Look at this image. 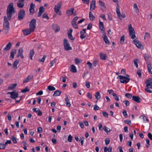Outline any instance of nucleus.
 I'll use <instances>...</instances> for the list:
<instances>
[{
    "label": "nucleus",
    "instance_id": "nucleus-35",
    "mask_svg": "<svg viewBox=\"0 0 152 152\" xmlns=\"http://www.w3.org/2000/svg\"><path fill=\"white\" fill-rule=\"evenodd\" d=\"M75 63L77 64H80L82 61L81 59H79L77 58H75Z\"/></svg>",
    "mask_w": 152,
    "mask_h": 152
},
{
    "label": "nucleus",
    "instance_id": "nucleus-14",
    "mask_svg": "<svg viewBox=\"0 0 152 152\" xmlns=\"http://www.w3.org/2000/svg\"><path fill=\"white\" fill-rule=\"evenodd\" d=\"M96 1L95 0H92L91 3L90 10H92L94 9L95 7Z\"/></svg>",
    "mask_w": 152,
    "mask_h": 152
},
{
    "label": "nucleus",
    "instance_id": "nucleus-6",
    "mask_svg": "<svg viewBox=\"0 0 152 152\" xmlns=\"http://www.w3.org/2000/svg\"><path fill=\"white\" fill-rule=\"evenodd\" d=\"M36 20L35 19H32L30 22L29 29L34 31L36 28Z\"/></svg>",
    "mask_w": 152,
    "mask_h": 152
},
{
    "label": "nucleus",
    "instance_id": "nucleus-23",
    "mask_svg": "<svg viewBox=\"0 0 152 152\" xmlns=\"http://www.w3.org/2000/svg\"><path fill=\"white\" fill-rule=\"evenodd\" d=\"M70 70L73 73H75L77 71L76 67L74 65H72L70 66Z\"/></svg>",
    "mask_w": 152,
    "mask_h": 152
},
{
    "label": "nucleus",
    "instance_id": "nucleus-29",
    "mask_svg": "<svg viewBox=\"0 0 152 152\" xmlns=\"http://www.w3.org/2000/svg\"><path fill=\"white\" fill-rule=\"evenodd\" d=\"M146 64L148 70H150V69H152V67L151 65V61H148L147 62Z\"/></svg>",
    "mask_w": 152,
    "mask_h": 152
},
{
    "label": "nucleus",
    "instance_id": "nucleus-25",
    "mask_svg": "<svg viewBox=\"0 0 152 152\" xmlns=\"http://www.w3.org/2000/svg\"><path fill=\"white\" fill-rule=\"evenodd\" d=\"M100 58L103 60H105L107 58L106 55L105 54L102 53H100Z\"/></svg>",
    "mask_w": 152,
    "mask_h": 152
},
{
    "label": "nucleus",
    "instance_id": "nucleus-53",
    "mask_svg": "<svg viewBox=\"0 0 152 152\" xmlns=\"http://www.w3.org/2000/svg\"><path fill=\"white\" fill-rule=\"evenodd\" d=\"M134 64L135 65L136 68H137L138 67V61L137 60V59L134 60Z\"/></svg>",
    "mask_w": 152,
    "mask_h": 152
},
{
    "label": "nucleus",
    "instance_id": "nucleus-39",
    "mask_svg": "<svg viewBox=\"0 0 152 152\" xmlns=\"http://www.w3.org/2000/svg\"><path fill=\"white\" fill-rule=\"evenodd\" d=\"M99 5L102 7L103 9L105 8V5L104 2H103L99 0Z\"/></svg>",
    "mask_w": 152,
    "mask_h": 152
},
{
    "label": "nucleus",
    "instance_id": "nucleus-52",
    "mask_svg": "<svg viewBox=\"0 0 152 152\" xmlns=\"http://www.w3.org/2000/svg\"><path fill=\"white\" fill-rule=\"evenodd\" d=\"M46 58V55H44L43 57L42 58V59H39L38 60L40 62H42L43 63L45 60V59Z\"/></svg>",
    "mask_w": 152,
    "mask_h": 152
},
{
    "label": "nucleus",
    "instance_id": "nucleus-58",
    "mask_svg": "<svg viewBox=\"0 0 152 152\" xmlns=\"http://www.w3.org/2000/svg\"><path fill=\"white\" fill-rule=\"evenodd\" d=\"M34 7L35 5L33 3H31L30 5V7L29 9H34Z\"/></svg>",
    "mask_w": 152,
    "mask_h": 152
},
{
    "label": "nucleus",
    "instance_id": "nucleus-49",
    "mask_svg": "<svg viewBox=\"0 0 152 152\" xmlns=\"http://www.w3.org/2000/svg\"><path fill=\"white\" fill-rule=\"evenodd\" d=\"M56 59L55 58L52 61L50 62L51 67L54 64L56 63Z\"/></svg>",
    "mask_w": 152,
    "mask_h": 152
},
{
    "label": "nucleus",
    "instance_id": "nucleus-1",
    "mask_svg": "<svg viewBox=\"0 0 152 152\" xmlns=\"http://www.w3.org/2000/svg\"><path fill=\"white\" fill-rule=\"evenodd\" d=\"M6 12L7 17L6 16H4L3 27L5 32L7 33L10 28V24L7 18L9 20H10L13 14H15V8L13 7V4L12 3H10L8 6Z\"/></svg>",
    "mask_w": 152,
    "mask_h": 152
},
{
    "label": "nucleus",
    "instance_id": "nucleus-51",
    "mask_svg": "<svg viewBox=\"0 0 152 152\" xmlns=\"http://www.w3.org/2000/svg\"><path fill=\"white\" fill-rule=\"evenodd\" d=\"M125 96L129 99H131L132 97V95L129 93L126 94L125 95Z\"/></svg>",
    "mask_w": 152,
    "mask_h": 152
},
{
    "label": "nucleus",
    "instance_id": "nucleus-10",
    "mask_svg": "<svg viewBox=\"0 0 152 152\" xmlns=\"http://www.w3.org/2000/svg\"><path fill=\"white\" fill-rule=\"evenodd\" d=\"M23 34L25 36H27L31 34V32L34 31H31V29H25L22 30Z\"/></svg>",
    "mask_w": 152,
    "mask_h": 152
},
{
    "label": "nucleus",
    "instance_id": "nucleus-44",
    "mask_svg": "<svg viewBox=\"0 0 152 152\" xmlns=\"http://www.w3.org/2000/svg\"><path fill=\"white\" fill-rule=\"evenodd\" d=\"M6 147V145L5 144H3L2 143H0V149H5Z\"/></svg>",
    "mask_w": 152,
    "mask_h": 152
},
{
    "label": "nucleus",
    "instance_id": "nucleus-32",
    "mask_svg": "<svg viewBox=\"0 0 152 152\" xmlns=\"http://www.w3.org/2000/svg\"><path fill=\"white\" fill-rule=\"evenodd\" d=\"M17 86L16 83L11 84L8 88V89L9 90L12 89L16 87Z\"/></svg>",
    "mask_w": 152,
    "mask_h": 152
},
{
    "label": "nucleus",
    "instance_id": "nucleus-31",
    "mask_svg": "<svg viewBox=\"0 0 152 152\" xmlns=\"http://www.w3.org/2000/svg\"><path fill=\"white\" fill-rule=\"evenodd\" d=\"M129 31V33L135 32L134 28L132 27L131 24L128 26Z\"/></svg>",
    "mask_w": 152,
    "mask_h": 152
},
{
    "label": "nucleus",
    "instance_id": "nucleus-63",
    "mask_svg": "<svg viewBox=\"0 0 152 152\" xmlns=\"http://www.w3.org/2000/svg\"><path fill=\"white\" fill-rule=\"evenodd\" d=\"M105 144L106 145L108 144L110 142V140L109 139H106L105 140Z\"/></svg>",
    "mask_w": 152,
    "mask_h": 152
},
{
    "label": "nucleus",
    "instance_id": "nucleus-2",
    "mask_svg": "<svg viewBox=\"0 0 152 152\" xmlns=\"http://www.w3.org/2000/svg\"><path fill=\"white\" fill-rule=\"evenodd\" d=\"M152 79H148L145 82V83L146 84V87H147L145 88V91L149 93H151L152 91L149 89V88H152V81H151Z\"/></svg>",
    "mask_w": 152,
    "mask_h": 152
},
{
    "label": "nucleus",
    "instance_id": "nucleus-50",
    "mask_svg": "<svg viewBox=\"0 0 152 152\" xmlns=\"http://www.w3.org/2000/svg\"><path fill=\"white\" fill-rule=\"evenodd\" d=\"M11 140H12L13 142L14 143H16L17 142V141L15 137L13 136H12L11 138Z\"/></svg>",
    "mask_w": 152,
    "mask_h": 152
},
{
    "label": "nucleus",
    "instance_id": "nucleus-61",
    "mask_svg": "<svg viewBox=\"0 0 152 152\" xmlns=\"http://www.w3.org/2000/svg\"><path fill=\"white\" fill-rule=\"evenodd\" d=\"M124 122L129 125H130V123H131V121L129 120H126L124 121Z\"/></svg>",
    "mask_w": 152,
    "mask_h": 152
},
{
    "label": "nucleus",
    "instance_id": "nucleus-47",
    "mask_svg": "<svg viewBox=\"0 0 152 152\" xmlns=\"http://www.w3.org/2000/svg\"><path fill=\"white\" fill-rule=\"evenodd\" d=\"M29 91V89L27 87H26L24 89L22 90L21 91V92L23 93H25Z\"/></svg>",
    "mask_w": 152,
    "mask_h": 152
},
{
    "label": "nucleus",
    "instance_id": "nucleus-43",
    "mask_svg": "<svg viewBox=\"0 0 152 152\" xmlns=\"http://www.w3.org/2000/svg\"><path fill=\"white\" fill-rule=\"evenodd\" d=\"M125 39V36L123 35L121 36L120 38V42L121 44H123L124 40Z\"/></svg>",
    "mask_w": 152,
    "mask_h": 152
},
{
    "label": "nucleus",
    "instance_id": "nucleus-55",
    "mask_svg": "<svg viewBox=\"0 0 152 152\" xmlns=\"http://www.w3.org/2000/svg\"><path fill=\"white\" fill-rule=\"evenodd\" d=\"M42 17L43 18H46L48 20L49 18V17L48 16L47 14L45 13L43 15Z\"/></svg>",
    "mask_w": 152,
    "mask_h": 152
},
{
    "label": "nucleus",
    "instance_id": "nucleus-16",
    "mask_svg": "<svg viewBox=\"0 0 152 152\" xmlns=\"http://www.w3.org/2000/svg\"><path fill=\"white\" fill-rule=\"evenodd\" d=\"M86 29H83L80 31V34L81 35L80 36V38L82 39H84L86 37V36L84 34L86 33Z\"/></svg>",
    "mask_w": 152,
    "mask_h": 152
},
{
    "label": "nucleus",
    "instance_id": "nucleus-48",
    "mask_svg": "<svg viewBox=\"0 0 152 152\" xmlns=\"http://www.w3.org/2000/svg\"><path fill=\"white\" fill-rule=\"evenodd\" d=\"M84 140V138L83 137H81L79 141L80 142L82 145H83Z\"/></svg>",
    "mask_w": 152,
    "mask_h": 152
},
{
    "label": "nucleus",
    "instance_id": "nucleus-3",
    "mask_svg": "<svg viewBox=\"0 0 152 152\" xmlns=\"http://www.w3.org/2000/svg\"><path fill=\"white\" fill-rule=\"evenodd\" d=\"M117 78L118 79L120 80V82L121 83L126 84L130 80V78L128 77L122 75H119L118 76Z\"/></svg>",
    "mask_w": 152,
    "mask_h": 152
},
{
    "label": "nucleus",
    "instance_id": "nucleus-64",
    "mask_svg": "<svg viewBox=\"0 0 152 152\" xmlns=\"http://www.w3.org/2000/svg\"><path fill=\"white\" fill-rule=\"evenodd\" d=\"M148 138L150 140H152V135L151 133L149 132L148 133Z\"/></svg>",
    "mask_w": 152,
    "mask_h": 152
},
{
    "label": "nucleus",
    "instance_id": "nucleus-19",
    "mask_svg": "<svg viewBox=\"0 0 152 152\" xmlns=\"http://www.w3.org/2000/svg\"><path fill=\"white\" fill-rule=\"evenodd\" d=\"M12 46V44L10 42H9L6 46V47L3 49L4 51H6L9 50Z\"/></svg>",
    "mask_w": 152,
    "mask_h": 152
},
{
    "label": "nucleus",
    "instance_id": "nucleus-46",
    "mask_svg": "<svg viewBox=\"0 0 152 152\" xmlns=\"http://www.w3.org/2000/svg\"><path fill=\"white\" fill-rule=\"evenodd\" d=\"M103 129L105 132L107 133L110 131V130L106 126H103Z\"/></svg>",
    "mask_w": 152,
    "mask_h": 152
},
{
    "label": "nucleus",
    "instance_id": "nucleus-45",
    "mask_svg": "<svg viewBox=\"0 0 152 152\" xmlns=\"http://www.w3.org/2000/svg\"><path fill=\"white\" fill-rule=\"evenodd\" d=\"M68 36L69 38L70 39L72 40H74V38H73L72 34H71V33H68Z\"/></svg>",
    "mask_w": 152,
    "mask_h": 152
},
{
    "label": "nucleus",
    "instance_id": "nucleus-7",
    "mask_svg": "<svg viewBox=\"0 0 152 152\" xmlns=\"http://www.w3.org/2000/svg\"><path fill=\"white\" fill-rule=\"evenodd\" d=\"M64 49L68 51L72 49V47L70 46L69 43L66 39H64Z\"/></svg>",
    "mask_w": 152,
    "mask_h": 152
},
{
    "label": "nucleus",
    "instance_id": "nucleus-17",
    "mask_svg": "<svg viewBox=\"0 0 152 152\" xmlns=\"http://www.w3.org/2000/svg\"><path fill=\"white\" fill-rule=\"evenodd\" d=\"M103 37L105 42L106 44H109V41L108 40L107 37L105 33L104 32L103 33Z\"/></svg>",
    "mask_w": 152,
    "mask_h": 152
},
{
    "label": "nucleus",
    "instance_id": "nucleus-37",
    "mask_svg": "<svg viewBox=\"0 0 152 152\" xmlns=\"http://www.w3.org/2000/svg\"><path fill=\"white\" fill-rule=\"evenodd\" d=\"M48 89L50 90V91H54L56 89V88H55L53 87V86H49L48 87Z\"/></svg>",
    "mask_w": 152,
    "mask_h": 152
},
{
    "label": "nucleus",
    "instance_id": "nucleus-15",
    "mask_svg": "<svg viewBox=\"0 0 152 152\" xmlns=\"http://www.w3.org/2000/svg\"><path fill=\"white\" fill-rule=\"evenodd\" d=\"M74 10V8H72L69 10H67L66 12V13L68 16H69L73 14Z\"/></svg>",
    "mask_w": 152,
    "mask_h": 152
},
{
    "label": "nucleus",
    "instance_id": "nucleus-34",
    "mask_svg": "<svg viewBox=\"0 0 152 152\" xmlns=\"http://www.w3.org/2000/svg\"><path fill=\"white\" fill-rule=\"evenodd\" d=\"M89 17L90 18V20L91 21L94 20L95 18V17L93 15L91 12H89Z\"/></svg>",
    "mask_w": 152,
    "mask_h": 152
},
{
    "label": "nucleus",
    "instance_id": "nucleus-60",
    "mask_svg": "<svg viewBox=\"0 0 152 152\" xmlns=\"http://www.w3.org/2000/svg\"><path fill=\"white\" fill-rule=\"evenodd\" d=\"M122 113L124 115L125 117H126V116H127V114L126 110H123Z\"/></svg>",
    "mask_w": 152,
    "mask_h": 152
},
{
    "label": "nucleus",
    "instance_id": "nucleus-40",
    "mask_svg": "<svg viewBox=\"0 0 152 152\" xmlns=\"http://www.w3.org/2000/svg\"><path fill=\"white\" fill-rule=\"evenodd\" d=\"M95 96L96 99L98 100L100 98V93L99 92H97L95 94Z\"/></svg>",
    "mask_w": 152,
    "mask_h": 152
},
{
    "label": "nucleus",
    "instance_id": "nucleus-54",
    "mask_svg": "<svg viewBox=\"0 0 152 152\" xmlns=\"http://www.w3.org/2000/svg\"><path fill=\"white\" fill-rule=\"evenodd\" d=\"M72 137L71 135H69L68 138V140L69 142H71L72 140Z\"/></svg>",
    "mask_w": 152,
    "mask_h": 152
},
{
    "label": "nucleus",
    "instance_id": "nucleus-57",
    "mask_svg": "<svg viewBox=\"0 0 152 152\" xmlns=\"http://www.w3.org/2000/svg\"><path fill=\"white\" fill-rule=\"evenodd\" d=\"M92 27V25L91 23H89L87 27V29L88 30H90L91 29Z\"/></svg>",
    "mask_w": 152,
    "mask_h": 152
},
{
    "label": "nucleus",
    "instance_id": "nucleus-21",
    "mask_svg": "<svg viewBox=\"0 0 152 152\" xmlns=\"http://www.w3.org/2000/svg\"><path fill=\"white\" fill-rule=\"evenodd\" d=\"M33 77L32 75H28L27 77L23 81V83H27L29 82L31 80L33 79Z\"/></svg>",
    "mask_w": 152,
    "mask_h": 152
},
{
    "label": "nucleus",
    "instance_id": "nucleus-24",
    "mask_svg": "<svg viewBox=\"0 0 152 152\" xmlns=\"http://www.w3.org/2000/svg\"><path fill=\"white\" fill-rule=\"evenodd\" d=\"M99 27L100 29L102 31H105V28L104 26L103 23L99 21Z\"/></svg>",
    "mask_w": 152,
    "mask_h": 152
},
{
    "label": "nucleus",
    "instance_id": "nucleus-42",
    "mask_svg": "<svg viewBox=\"0 0 152 152\" xmlns=\"http://www.w3.org/2000/svg\"><path fill=\"white\" fill-rule=\"evenodd\" d=\"M150 38V35L148 33L146 32L145 33V35L144 37V39H145L146 38L149 39Z\"/></svg>",
    "mask_w": 152,
    "mask_h": 152
},
{
    "label": "nucleus",
    "instance_id": "nucleus-12",
    "mask_svg": "<svg viewBox=\"0 0 152 152\" xmlns=\"http://www.w3.org/2000/svg\"><path fill=\"white\" fill-rule=\"evenodd\" d=\"M52 28L53 30H54L56 33L58 32L60 30L59 26L57 24L53 25Z\"/></svg>",
    "mask_w": 152,
    "mask_h": 152
},
{
    "label": "nucleus",
    "instance_id": "nucleus-20",
    "mask_svg": "<svg viewBox=\"0 0 152 152\" xmlns=\"http://www.w3.org/2000/svg\"><path fill=\"white\" fill-rule=\"evenodd\" d=\"M12 95H11V96H10L11 98L12 99H15L18 97V93H16L15 91H12Z\"/></svg>",
    "mask_w": 152,
    "mask_h": 152
},
{
    "label": "nucleus",
    "instance_id": "nucleus-28",
    "mask_svg": "<svg viewBox=\"0 0 152 152\" xmlns=\"http://www.w3.org/2000/svg\"><path fill=\"white\" fill-rule=\"evenodd\" d=\"M34 54V52L33 49L31 50L29 54V58L31 60H32V57Z\"/></svg>",
    "mask_w": 152,
    "mask_h": 152
},
{
    "label": "nucleus",
    "instance_id": "nucleus-36",
    "mask_svg": "<svg viewBox=\"0 0 152 152\" xmlns=\"http://www.w3.org/2000/svg\"><path fill=\"white\" fill-rule=\"evenodd\" d=\"M151 56L148 54H145L144 56V59L146 61H148V59L151 57Z\"/></svg>",
    "mask_w": 152,
    "mask_h": 152
},
{
    "label": "nucleus",
    "instance_id": "nucleus-26",
    "mask_svg": "<svg viewBox=\"0 0 152 152\" xmlns=\"http://www.w3.org/2000/svg\"><path fill=\"white\" fill-rule=\"evenodd\" d=\"M61 93V91L60 90H57L56 91L53 95L54 96H57L60 95Z\"/></svg>",
    "mask_w": 152,
    "mask_h": 152
},
{
    "label": "nucleus",
    "instance_id": "nucleus-59",
    "mask_svg": "<svg viewBox=\"0 0 152 152\" xmlns=\"http://www.w3.org/2000/svg\"><path fill=\"white\" fill-rule=\"evenodd\" d=\"M79 124L80 126V127L82 129L83 128L84 124L82 122L80 121L79 122Z\"/></svg>",
    "mask_w": 152,
    "mask_h": 152
},
{
    "label": "nucleus",
    "instance_id": "nucleus-33",
    "mask_svg": "<svg viewBox=\"0 0 152 152\" xmlns=\"http://www.w3.org/2000/svg\"><path fill=\"white\" fill-rule=\"evenodd\" d=\"M16 53V50L14 49L12 50L11 52L10 57H11L12 58H14V54Z\"/></svg>",
    "mask_w": 152,
    "mask_h": 152
},
{
    "label": "nucleus",
    "instance_id": "nucleus-18",
    "mask_svg": "<svg viewBox=\"0 0 152 152\" xmlns=\"http://www.w3.org/2000/svg\"><path fill=\"white\" fill-rule=\"evenodd\" d=\"M44 12V8L43 7L41 6L39 8V11L38 13V17L40 16L43 12Z\"/></svg>",
    "mask_w": 152,
    "mask_h": 152
},
{
    "label": "nucleus",
    "instance_id": "nucleus-30",
    "mask_svg": "<svg viewBox=\"0 0 152 152\" xmlns=\"http://www.w3.org/2000/svg\"><path fill=\"white\" fill-rule=\"evenodd\" d=\"M19 62V61L18 60H16L14 62L13 64V68H15L16 69L17 68V65Z\"/></svg>",
    "mask_w": 152,
    "mask_h": 152
},
{
    "label": "nucleus",
    "instance_id": "nucleus-11",
    "mask_svg": "<svg viewBox=\"0 0 152 152\" xmlns=\"http://www.w3.org/2000/svg\"><path fill=\"white\" fill-rule=\"evenodd\" d=\"M132 100L137 103H139L141 102V99L138 96H133L132 97Z\"/></svg>",
    "mask_w": 152,
    "mask_h": 152
},
{
    "label": "nucleus",
    "instance_id": "nucleus-41",
    "mask_svg": "<svg viewBox=\"0 0 152 152\" xmlns=\"http://www.w3.org/2000/svg\"><path fill=\"white\" fill-rule=\"evenodd\" d=\"M131 37V38L132 39H134L136 37L135 35V32H130L129 33Z\"/></svg>",
    "mask_w": 152,
    "mask_h": 152
},
{
    "label": "nucleus",
    "instance_id": "nucleus-27",
    "mask_svg": "<svg viewBox=\"0 0 152 152\" xmlns=\"http://www.w3.org/2000/svg\"><path fill=\"white\" fill-rule=\"evenodd\" d=\"M23 50L22 48H20L18 49V52L17 56V57H18L20 56L23 54Z\"/></svg>",
    "mask_w": 152,
    "mask_h": 152
},
{
    "label": "nucleus",
    "instance_id": "nucleus-22",
    "mask_svg": "<svg viewBox=\"0 0 152 152\" xmlns=\"http://www.w3.org/2000/svg\"><path fill=\"white\" fill-rule=\"evenodd\" d=\"M65 100L66 106L69 107L71 106V104L70 103L69 98L67 96H66Z\"/></svg>",
    "mask_w": 152,
    "mask_h": 152
},
{
    "label": "nucleus",
    "instance_id": "nucleus-5",
    "mask_svg": "<svg viewBox=\"0 0 152 152\" xmlns=\"http://www.w3.org/2000/svg\"><path fill=\"white\" fill-rule=\"evenodd\" d=\"M62 5L61 2H58L56 5H55L54 8V11L56 13H58L59 15H61V11L60 10Z\"/></svg>",
    "mask_w": 152,
    "mask_h": 152
},
{
    "label": "nucleus",
    "instance_id": "nucleus-13",
    "mask_svg": "<svg viewBox=\"0 0 152 152\" xmlns=\"http://www.w3.org/2000/svg\"><path fill=\"white\" fill-rule=\"evenodd\" d=\"M24 5V3L23 1L21 0H18L17 3V6L18 7L23 8Z\"/></svg>",
    "mask_w": 152,
    "mask_h": 152
},
{
    "label": "nucleus",
    "instance_id": "nucleus-4",
    "mask_svg": "<svg viewBox=\"0 0 152 152\" xmlns=\"http://www.w3.org/2000/svg\"><path fill=\"white\" fill-rule=\"evenodd\" d=\"M116 13L117 15V18L118 19H121V18H125V14L122 13V14H121L120 10V7L118 3H117Z\"/></svg>",
    "mask_w": 152,
    "mask_h": 152
},
{
    "label": "nucleus",
    "instance_id": "nucleus-9",
    "mask_svg": "<svg viewBox=\"0 0 152 152\" xmlns=\"http://www.w3.org/2000/svg\"><path fill=\"white\" fill-rule=\"evenodd\" d=\"M133 43L138 48H143V45L141 44V42L137 40L134 39L133 40Z\"/></svg>",
    "mask_w": 152,
    "mask_h": 152
},
{
    "label": "nucleus",
    "instance_id": "nucleus-38",
    "mask_svg": "<svg viewBox=\"0 0 152 152\" xmlns=\"http://www.w3.org/2000/svg\"><path fill=\"white\" fill-rule=\"evenodd\" d=\"M72 24L74 28L76 29L78 28V27L77 24L76 23V22L72 21Z\"/></svg>",
    "mask_w": 152,
    "mask_h": 152
},
{
    "label": "nucleus",
    "instance_id": "nucleus-62",
    "mask_svg": "<svg viewBox=\"0 0 152 152\" xmlns=\"http://www.w3.org/2000/svg\"><path fill=\"white\" fill-rule=\"evenodd\" d=\"M102 114L104 116L107 117H108V114L107 113L105 112H103L102 113Z\"/></svg>",
    "mask_w": 152,
    "mask_h": 152
},
{
    "label": "nucleus",
    "instance_id": "nucleus-56",
    "mask_svg": "<svg viewBox=\"0 0 152 152\" xmlns=\"http://www.w3.org/2000/svg\"><path fill=\"white\" fill-rule=\"evenodd\" d=\"M42 131V128L41 127H38L37 128V132L38 133H41Z\"/></svg>",
    "mask_w": 152,
    "mask_h": 152
},
{
    "label": "nucleus",
    "instance_id": "nucleus-8",
    "mask_svg": "<svg viewBox=\"0 0 152 152\" xmlns=\"http://www.w3.org/2000/svg\"><path fill=\"white\" fill-rule=\"evenodd\" d=\"M25 15V11L23 10H21L19 12L18 15V20H20L22 19Z\"/></svg>",
    "mask_w": 152,
    "mask_h": 152
}]
</instances>
